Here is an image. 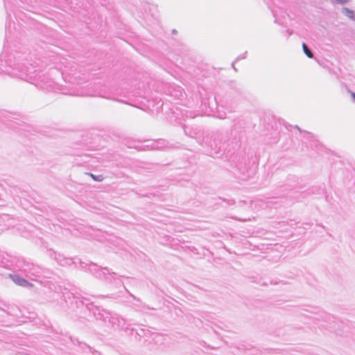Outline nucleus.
<instances>
[{
  "mask_svg": "<svg viewBox=\"0 0 355 355\" xmlns=\"http://www.w3.org/2000/svg\"><path fill=\"white\" fill-rule=\"evenodd\" d=\"M344 11H345V15L351 18V19H354V12L353 10L349 9V8H345L344 9Z\"/></svg>",
  "mask_w": 355,
  "mask_h": 355,
  "instance_id": "7ed1b4c3",
  "label": "nucleus"
},
{
  "mask_svg": "<svg viewBox=\"0 0 355 355\" xmlns=\"http://www.w3.org/2000/svg\"><path fill=\"white\" fill-rule=\"evenodd\" d=\"M302 49L304 53L306 55L308 58H312L313 57V54L312 53V52L310 51V49L308 48L305 43L302 44Z\"/></svg>",
  "mask_w": 355,
  "mask_h": 355,
  "instance_id": "f03ea898",
  "label": "nucleus"
},
{
  "mask_svg": "<svg viewBox=\"0 0 355 355\" xmlns=\"http://www.w3.org/2000/svg\"><path fill=\"white\" fill-rule=\"evenodd\" d=\"M336 1L340 4L346 3L348 1V0H336Z\"/></svg>",
  "mask_w": 355,
  "mask_h": 355,
  "instance_id": "39448f33",
  "label": "nucleus"
},
{
  "mask_svg": "<svg viewBox=\"0 0 355 355\" xmlns=\"http://www.w3.org/2000/svg\"><path fill=\"white\" fill-rule=\"evenodd\" d=\"M352 96H353L354 99L355 100V94H354V93H352Z\"/></svg>",
  "mask_w": 355,
  "mask_h": 355,
  "instance_id": "423d86ee",
  "label": "nucleus"
},
{
  "mask_svg": "<svg viewBox=\"0 0 355 355\" xmlns=\"http://www.w3.org/2000/svg\"><path fill=\"white\" fill-rule=\"evenodd\" d=\"M12 281L19 286H32L33 284L27 282L25 279L21 278L17 275H11Z\"/></svg>",
  "mask_w": 355,
  "mask_h": 355,
  "instance_id": "f257e3e1",
  "label": "nucleus"
},
{
  "mask_svg": "<svg viewBox=\"0 0 355 355\" xmlns=\"http://www.w3.org/2000/svg\"><path fill=\"white\" fill-rule=\"evenodd\" d=\"M89 175H90V176H91V177H92L94 180H96V181H98V182H101V181H102V180L104 179L103 176L102 175H99L96 176V175H93V174H89Z\"/></svg>",
  "mask_w": 355,
  "mask_h": 355,
  "instance_id": "20e7f679",
  "label": "nucleus"
}]
</instances>
